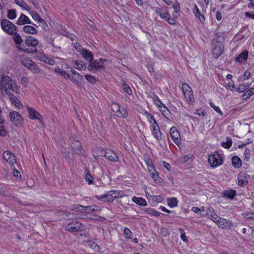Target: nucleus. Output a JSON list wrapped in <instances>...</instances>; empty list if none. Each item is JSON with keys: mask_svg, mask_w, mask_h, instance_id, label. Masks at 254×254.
Here are the masks:
<instances>
[{"mask_svg": "<svg viewBox=\"0 0 254 254\" xmlns=\"http://www.w3.org/2000/svg\"><path fill=\"white\" fill-rule=\"evenodd\" d=\"M238 185L240 186H243L247 185L248 183V179L244 174H240L238 177Z\"/></svg>", "mask_w": 254, "mask_h": 254, "instance_id": "nucleus-31", "label": "nucleus"}, {"mask_svg": "<svg viewBox=\"0 0 254 254\" xmlns=\"http://www.w3.org/2000/svg\"><path fill=\"white\" fill-rule=\"evenodd\" d=\"M232 145V140L230 137L227 138V141L223 142L222 143V146L225 148H229Z\"/></svg>", "mask_w": 254, "mask_h": 254, "instance_id": "nucleus-47", "label": "nucleus"}, {"mask_svg": "<svg viewBox=\"0 0 254 254\" xmlns=\"http://www.w3.org/2000/svg\"><path fill=\"white\" fill-rule=\"evenodd\" d=\"M124 196V193L122 191L116 190L108 191L105 194L97 196V198L101 201L105 202H112L117 198L122 197Z\"/></svg>", "mask_w": 254, "mask_h": 254, "instance_id": "nucleus-2", "label": "nucleus"}, {"mask_svg": "<svg viewBox=\"0 0 254 254\" xmlns=\"http://www.w3.org/2000/svg\"><path fill=\"white\" fill-rule=\"evenodd\" d=\"M124 235L127 240H129L131 239L132 232L129 229L126 227L124 230Z\"/></svg>", "mask_w": 254, "mask_h": 254, "instance_id": "nucleus-45", "label": "nucleus"}, {"mask_svg": "<svg viewBox=\"0 0 254 254\" xmlns=\"http://www.w3.org/2000/svg\"><path fill=\"white\" fill-rule=\"evenodd\" d=\"M248 57V52L247 51H245L241 53L237 57L236 59V61L239 63H242L244 61H246Z\"/></svg>", "mask_w": 254, "mask_h": 254, "instance_id": "nucleus-34", "label": "nucleus"}, {"mask_svg": "<svg viewBox=\"0 0 254 254\" xmlns=\"http://www.w3.org/2000/svg\"><path fill=\"white\" fill-rule=\"evenodd\" d=\"M254 94V88H252L246 91L245 95L247 96V98L250 97Z\"/></svg>", "mask_w": 254, "mask_h": 254, "instance_id": "nucleus-58", "label": "nucleus"}, {"mask_svg": "<svg viewBox=\"0 0 254 254\" xmlns=\"http://www.w3.org/2000/svg\"><path fill=\"white\" fill-rule=\"evenodd\" d=\"M123 89L125 92L129 94H131L132 93V90H131L130 87L127 84H125L123 85Z\"/></svg>", "mask_w": 254, "mask_h": 254, "instance_id": "nucleus-56", "label": "nucleus"}, {"mask_svg": "<svg viewBox=\"0 0 254 254\" xmlns=\"http://www.w3.org/2000/svg\"><path fill=\"white\" fill-rule=\"evenodd\" d=\"M0 90L2 95L4 97L9 96L11 91L16 94L20 93V89L15 82L8 76H4L0 81Z\"/></svg>", "mask_w": 254, "mask_h": 254, "instance_id": "nucleus-1", "label": "nucleus"}, {"mask_svg": "<svg viewBox=\"0 0 254 254\" xmlns=\"http://www.w3.org/2000/svg\"><path fill=\"white\" fill-rule=\"evenodd\" d=\"M170 134L172 139L175 143L177 145H179L181 143V136L179 131L176 127H171L170 129Z\"/></svg>", "mask_w": 254, "mask_h": 254, "instance_id": "nucleus-13", "label": "nucleus"}, {"mask_svg": "<svg viewBox=\"0 0 254 254\" xmlns=\"http://www.w3.org/2000/svg\"><path fill=\"white\" fill-rule=\"evenodd\" d=\"M105 157L108 160L112 162H117L119 160V157L116 153L111 150H107L105 151Z\"/></svg>", "mask_w": 254, "mask_h": 254, "instance_id": "nucleus-21", "label": "nucleus"}, {"mask_svg": "<svg viewBox=\"0 0 254 254\" xmlns=\"http://www.w3.org/2000/svg\"><path fill=\"white\" fill-rule=\"evenodd\" d=\"M100 210H101L100 208H99V207L95 206V205L86 206V212H85L99 211H100Z\"/></svg>", "mask_w": 254, "mask_h": 254, "instance_id": "nucleus-44", "label": "nucleus"}, {"mask_svg": "<svg viewBox=\"0 0 254 254\" xmlns=\"http://www.w3.org/2000/svg\"><path fill=\"white\" fill-rule=\"evenodd\" d=\"M108 60L100 59L99 60H95L94 61H91L88 65V69L90 71L93 72L98 70H100L105 69V65L104 62H108Z\"/></svg>", "mask_w": 254, "mask_h": 254, "instance_id": "nucleus-4", "label": "nucleus"}, {"mask_svg": "<svg viewBox=\"0 0 254 254\" xmlns=\"http://www.w3.org/2000/svg\"><path fill=\"white\" fill-rule=\"evenodd\" d=\"M23 31L29 34H35L37 33V30L33 26L30 25H26L23 27Z\"/></svg>", "mask_w": 254, "mask_h": 254, "instance_id": "nucleus-32", "label": "nucleus"}, {"mask_svg": "<svg viewBox=\"0 0 254 254\" xmlns=\"http://www.w3.org/2000/svg\"><path fill=\"white\" fill-rule=\"evenodd\" d=\"M74 47L75 49L80 54L84 49L82 47V46L77 42H76L74 44Z\"/></svg>", "mask_w": 254, "mask_h": 254, "instance_id": "nucleus-55", "label": "nucleus"}, {"mask_svg": "<svg viewBox=\"0 0 254 254\" xmlns=\"http://www.w3.org/2000/svg\"><path fill=\"white\" fill-rule=\"evenodd\" d=\"M31 23L29 18L24 14H21L16 21L17 25H21L25 24H30Z\"/></svg>", "mask_w": 254, "mask_h": 254, "instance_id": "nucleus-28", "label": "nucleus"}, {"mask_svg": "<svg viewBox=\"0 0 254 254\" xmlns=\"http://www.w3.org/2000/svg\"><path fill=\"white\" fill-rule=\"evenodd\" d=\"M160 112L162 113V114L166 118H167V116L170 114V112L169 110L167 108V107L165 106V107H162V108L158 109Z\"/></svg>", "mask_w": 254, "mask_h": 254, "instance_id": "nucleus-53", "label": "nucleus"}, {"mask_svg": "<svg viewBox=\"0 0 254 254\" xmlns=\"http://www.w3.org/2000/svg\"><path fill=\"white\" fill-rule=\"evenodd\" d=\"M223 47L221 44H219L213 48L212 55L214 58H218L223 52Z\"/></svg>", "mask_w": 254, "mask_h": 254, "instance_id": "nucleus-23", "label": "nucleus"}, {"mask_svg": "<svg viewBox=\"0 0 254 254\" xmlns=\"http://www.w3.org/2000/svg\"><path fill=\"white\" fill-rule=\"evenodd\" d=\"M132 201L140 206H146L147 205V201L142 197L133 196L132 198Z\"/></svg>", "mask_w": 254, "mask_h": 254, "instance_id": "nucleus-29", "label": "nucleus"}, {"mask_svg": "<svg viewBox=\"0 0 254 254\" xmlns=\"http://www.w3.org/2000/svg\"><path fill=\"white\" fill-rule=\"evenodd\" d=\"M71 147L72 148L73 151L78 155H83L84 153V150L81 143L78 140H74L70 143Z\"/></svg>", "mask_w": 254, "mask_h": 254, "instance_id": "nucleus-14", "label": "nucleus"}, {"mask_svg": "<svg viewBox=\"0 0 254 254\" xmlns=\"http://www.w3.org/2000/svg\"><path fill=\"white\" fill-rule=\"evenodd\" d=\"M245 14L247 17H248L249 18L254 19V11L247 12L245 13Z\"/></svg>", "mask_w": 254, "mask_h": 254, "instance_id": "nucleus-61", "label": "nucleus"}, {"mask_svg": "<svg viewBox=\"0 0 254 254\" xmlns=\"http://www.w3.org/2000/svg\"><path fill=\"white\" fill-rule=\"evenodd\" d=\"M80 54L85 60L89 62L93 59V55L91 52L86 49H84Z\"/></svg>", "mask_w": 254, "mask_h": 254, "instance_id": "nucleus-30", "label": "nucleus"}, {"mask_svg": "<svg viewBox=\"0 0 254 254\" xmlns=\"http://www.w3.org/2000/svg\"><path fill=\"white\" fill-rule=\"evenodd\" d=\"M86 79L89 82L94 84L96 82V79L91 75L86 74L85 75Z\"/></svg>", "mask_w": 254, "mask_h": 254, "instance_id": "nucleus-51", "label": "nucleus"}, {"mask_svg": "<svg viewBox=\"0 0 254 254\" xmlns=\"http://www.w3.org/2000/svg\"><path fill=\"white\" fill-rule=\"evenodd\" d=\"M112 108L117 117L122 118H125L127 117L128 113L126 109L120 106L119 104H113Z\"/></svg>", "mask_w": 254, "mask_h": 254, "instance_id": "nucleus-8", "label": "nucleus"}, {"mask_svg": "<svg viewBox=\"0 0 254 254\" xmlns=\"http://www.w3.org/2000/svg\"><path fill=\"white\" fill-rule=\"evenodd\" d=\"M71 73H67V79H69L72 82L78 85L82 79L81 75L74 69L70 70Z\"/></svg>", "mask_w": 254, "mask_h": 254, "instance_id": "nucleus-12", "label": "nucleus"}, {"mask_svg": "<svg viewBox=\"0 0 254 254\" xmlns=\"http://www.w3.org/2000/svg\"><path fill=\"white\" fill-rule=\"evenodd\" d=\"M15 2L20 6L22 8L25 9L27 10H29V7L28 5L23 0H14Z\"/></svg>", "mask_w": 254, "mask_h": 254, "instance_id": "nucleus-42", "label": "nucleus"}, {"mask_svg": "<svg viewBox=\"0 0 254 254\" xmlns=\"http://www.w3.org/2000/svg\"><path fill=\"white\" fill-rule=\"evenodd\" d=\"M249 84H241L236 88V91L240 93L245 92L249 87Z\"/></svg>", "mask_w": 254, "mask_h": 254, "instance_id": "nucleus-41", "label": "nucleus"}, {"mask_svg": "<svg viewBox=\"0 0 254 254\" xmlns=\"http://www.w3.org/2000/svg\"><path fill=\"white\" fill-rule=\"evenodd\" d=\"M208 162L212 167H217L222 163V159L217 152L210 154L208 157Z\"/></svg>", "mask_w": 254, "mask_h": 254, "instance_id": "nucleus-7", "label": "nucleus"}, {"mask_svg": "<svg viewBox=\"0 0 254 254\" xmlns=\"http://www.w3.org/2000/svg\"><path fill=\"white\" fill-rule=\"evenodd\" d=\"M154 104L158 109L165 107V105L161 102V100L157 96H154L152 98Z\"/></svg>", "mask_w": 254, "mask_h": 254, "instance_id": "nucleus-38", "label": "nucleus"}, {"mask_svg": "<svg viewBox=\"0 0 254 254\" xmlns=\"http://www.w3.org/2000/svg\"><path fill=\"white\" fill-rule=\"evenodd\" d=\"M215 222L219 227L223 229H228L230 228L232 225V223L231 221L228 220L224 218H221L219 216V219H217Z\"/></svg>", "mask_w": 254, "mask_h": 254, "instance_id": "nucleus-15", "label": "nucleus"}, {"mask_svg": "<svg viewBox=\"0 0 254 254\" xmlns=\"http://www.w3.org/2000/svg\"><path fill=\"white\" fill-rule=\"evenodd\" d=\"M204 216L211 219L214 222L217 220V219H219V216L216 213L214 209L211 207L207 208Z\"/></svg>", "mask_w": 254, "mask_h": 254, "instance_id": "nucleus-19", "label": "nucleus"}, {"mask_svg": "<svg viewBox=\"0 0 254 254\" xmlns=\"http://www.w3.org/2000/svg\"><path fill=\"white\" fill-rule=\"evenodd\" d=\"M227 87L228 89L232 91H234L236 89L235 85L234 83L230 82L227 83Z\"/></svg>", "mask_w": 254, "mask_h": 254, "instance_id": "nucleus-59", "label": "nucleus"}, {"mask_svg": "<svg viewBox=\"0 0 254 254\" xmlns=\"http://www.w3.org/2000/svg\"><path fill=\"white\" fill-rule=\"evenodd\" d=\"M178 231L181 234V238L185 242L188 241L184 230L183 228H179Z\"/></svg>", "mask_w": 254, "mask_h": 254, "instance_id": "nucleus-52", "label": "nucleus"}, {"mask_svg": "<svg viewBox=\"0 0 254 254\" xmlns=\"http://www.w3.org/2000/svg\"><path fill=\"white\" fill-rule=\"evenodd\" d=\"M236 195V192L233 190H227L223 192V196L230 199H233Z\"/></svg>", "mask_w": 254, "mask_h": 254, "instance_id": "nucleus-36", "label": "nucleus"}, {"mask_svg": "<svg viewBox=\"0 0 254 254\" xmlns=\"http://www.w3.org/2000/svg\"><path fill=\"white\" fill-rule=\"evenodd\" d=\"M37 59L41 62L47 63L49 64L53 65L54 64V61L46 56L44 53L40 52L37 55Z\"/></svg>", "mask_w": 254, "mask_h": 254, "instance_id": "nucleus-20", "label": "nucleus"}, {"mask_svg": "<svg viewBox=\"0 0 254 254\" xmlns=\"http://www.w3.org/2000/svg\"><path fill=\"white\" fill-rule=\"evenodd\" d=\"M173 8L174 9L175 12L176 13L177 15H179V12L180 11V4L178 2L174 3L173 4Z\"/></svg>", "mask_w": 254, "mask_h": 254, "instance_id": "nucleus-54", "label": "nucleus"}, {"mask_svg": "<svg viewBox=\"0 0 254 254\" xmlns=\"http://www.w3.org/2000/svg\"><path fill=\"white\" fill-rule=\"evenodd\" d=\"M232 165L236 168L241 167L242 161L241 159L237 156H234L232 159Z\"/></svg>", "mask_w": 254, "mask_h": 254, "instance_id": "nucleus-37", "label": "nucleus"}, {"mask_svg": "<svg viewBox=\"0 0 254 254\" xmlns=\"http://www.w3.org/2000/svg\"><path fill=\"white\" fill-rule=\"evenodd\" d=\"M72 210L76 212H86V206L79 204H75L72 206Z\"/></svg>", "mask_w": 254, "mask_h": 254, "instance_id": "nucleus-40", "label": "nucleus"}, {"mask_svg": "<svg viewBox=\"0 0 254 254\" xmlns=\"http://www.w3.org/2000/svg\"><path fill=\"white\" fill-rule=\"evenodd\" d=\"M72 65L76 69L83 70L86 69V64L82 61L74 60L72 61Z\"/></svg>", "mask_w": 254, "mask_h": 254, "instance_id": "nucleus-26", "label": "nucleus"}, {"mask_svg": "<svg viewBox=\"0 0 254 254\" xmlns=\"http://www.w3.org/2000/svg\"><path fill=\"white\" fill-rule=\"evenodd\" d=\"M251 150L249 149H246L244 152V155L245 159L248 161L250 158Z\"/></svg>", "mask_w": 254, "mask_h": 254, "instance_id": "nucleus-57", "label": "nucleus"}, {"mask_svg": "<svg viewBox=\"0 0 254 254\" xmlns=\"http://www.w3.org/2000/svg\"><path fill=\"white\" fill-rule=\"evenodd\" d=\"M150 129L154 137L160 141L162 139V132L160 130L158 124L156 123L150 126Z\"/></svg>", "mask_w": 254, "mask_h": 254, "instance_id": "nucleus-11", "label": "nucleus"}, {"mask_svg": "<svg viewBox=\"0 0 254 254\" xmlns=\"http://www.w3.org/2000/svg\"><path fill=\"white\" fill-rule=\"evenodd\" d=\"M62 152L64 157L68 161H72L74 158V153L70 154V152L66 150L65 148L62 149Z\"/></svg>", "mask_w": 254, "mask_h": 254, "instance_id": "nucleus-35", "label": "nucleus"}, {"mask_svg": "<svg viewBox=\"0 0 254 254\" xmlns=\"http://www.w3.org/2000/svg\"><path fill=\"white\" fill-rule=\"evenodd\" d=\"M244 216L246 218L252 219L254 218V213L246 212L244 214Z\"/></svg>", "mask_w": 254, "mask_h": 254, "instance_id": "nucleus-60", "label": "nucleus"}, {"mask_svg": "<svg viewBox=\"0 0 254 254\" xmlns=\"http://www.w3.org/2000/svg\"><path fill=\"white\" fill-rule=\"evenodd\" d=\"M25 42L27 46L34 47L38 44L39 41L34 37L28 36L26 37Z\"/></svg>", "mask_w": 254, "mask_h": 254, "instance_id": "nucleus-22", "label": "nucleus"}, {"mask_svg": "<svg viewBox=\"0 0 254 254\" xmlns=\"http://www.w3.org/2000/svg\"><path fill=\"white\" fill-rule=\"evenodd\" d=\"M13 34H14L13 39L15 43L16 44V47L17 49L20 51L28 52V50L27 49L23 48L20 46V44L22 42L23 40L20 35L17 34L16 32L13 33Z\"/></svg>", "mask_w": 254, "mask_h": 254, "instance_id": "nucleus-17", "label": "nucleus"}, {"mask_svg": "<svg viewBox=\"0 0 254 254\" xmlns=\"http://www.w3.org/2000/svg\"><path fill=\"white\" fill-rule=\"evenodd\" d=\"M209 105L216 112H217L221 116L223 115V113L220 110L219 107L216 106L215 104L211 101L209 102Z\"/></svg>", "mask_w": 254, "mask_h": 254, "instance_id": "nucleus-48", "label": "nucleus"}, {"mask_svg": "<svg viewBox=\"0 0 254 254\" xmlns=\"http://www.w3.org/2000/svg\"><path fill=\"white\" fill-rule=\"evenodd\" d=\"M85 179L88 183L89 184H91L93 183L94 180L93 177L91 175L88 171H85Z\"/></svg>", "mask_w": 254, "mask_h": 254, "instance_id": "nucleus-49", "label": "nucleus"}, {"mask_svg": "<svg viewBox=\"0 0 254 254\" xmlns=\"http://www.w3.org/2000/svg\"><path fill=\"white\" fill-rule=\"evenodd\" d=\"M65 230L69 232L81 231L85 230V226L78 221H72L65 227Z\"/></svg>", "mask_w": 254, "mask_h": 254, "instance_id": "nucleus-9", "label": "nucleus"}, {"mask_svg": "<svg viewBox=\"0 0 254 254\" xmlns=\"http://www.w3.org/2000/svg\"><path fill=\"white\" fill-rule=\"evenodd\" d=\"M31 16L35 21H38L40 23L45 22V21L43 19L40 18L39 14L37 13L32 12L31 13Z\"/></svg>", "mask_w": 254, "mask_h": 254, "instance_id": "nucleus-50", "label": "nucleus"}, {"mask_svg": "<svg viewBox=\"0 0 254 254\" xmlns=\"http://www.w3.org/2000/svg\"><path fill=\"white\" fill-rule=\"evenodd\" d=\"M27 111L29 114V117L32 120H41L42 116L35 109L28 107Z\"/></svg>", "mask_w": 254, "mask_h": 254, "instance_id": "nucleus-24", "label": "nucleus"}, {"mask_svg": "<svg viewBox=\"0 0 254 254\" xmlns=\"http://www.w3.org/2000/svg\"><path fill=\"white\" fill-rule=\"evenodd\" d=\"M145 164L147 166L148 173L151 177L156 183L159 182V175L158 172L155 169L153 162L150 158H147L145 160Z\"/></svg>", "mask_w": 254, "mask_h": 254, "instance_id": "nucleus-3", "label": "nucleus"}, {"mask_svg": "<svg viewBox=\"0 0 254 254\" xmlns=\"http://www.w3.org/2000/svg\"><path fill=\"white\" fill-rule=\"evenodd\" d=\"M0 24L2 30L9 34H13L17 31V27L7 19L2 20Z\"/></svg>", "mask_w": 254, "mask_h": 254, "instance_id": "nucleus-5", "label": "nucleus"}, {"mask_svg": "<svg viewBox=\"0 0 254 254\" xmlns=\"http://www.w3.org/2000/svg\"><path fill=\"white\" fill-rule=\"evenodd\" d=\"M22 64L25 66L29 69L32 70L33 72L37 71L38 68L34 62L32 61L29 58H24L21 60Z\"/></svg>", "mask_w": 254, "mask_h": 254, "instance_id": "nucleus-18", "label": "nucleus"}, {"mask_svg": "<svg viewBox=\"0 0 254 254\" xmlns=\"http://www.w3.org/2000/svg\"><path fill=\"white\" fill-rule=\"evenodd\" d=\"M143 213L148 214L151 216H154L155 217H159L160 215L162 214L161 212L156 210L154 208H145L142 209Z\"/></svg>", "mask_w": 254, "mask_h": 254, "instance_id": "nucleus-27", "label": "nucleus"}, {"mask_svg": "<svg viewBox=\"0 0 254 254\" xmlns=\"http://www.w3.org/2000/svg\"><path fill=\"white\" fill-rule=\"evenodd\" d=\"M195 114H197V115H198L199 116H201V117H203L205 115L204 111L201 109L197 110Z\"/></svg>", "mask_w": 254, "mask_h": 254, "instance_id": "nucleus-62", "label": "nucleus"}, {"mask_svg": "<svg viewBox=\"0 0 254 254\" xmlns=\"http://www.w3.org/2000/svg\"><path fill=\"white\" fill-rule=\"evenodd\" d=\"M167 202L168 205L170 208H174L177 207L178 204V200L176 197H170L167 198Z\"/></svg>", "mask_w": 254, "mask_h": 254, "instance_id": "nucleus-33", "label": "nucleus"}, {"mask_svg": "<svg viewBox=\"0 0 254 254\" xmlns=\"http://www.w3.org/2000/svg\"><path fill=\"white\" fill-rule=\"evenodd\" d=\"M55 72L60 74L64 79H67L68 75L66 71L63 70L58 67L55 69Z\"/></svg>", "mask_w": 254, "mask_h": 254, "instance_id": "nucleus-43", "label": "nucleus"}, {"mask_svg": "<svg viewBox=\"0 0 254 254\" xmlns=\"http://www.w3.org/2000/svg\"><path fill=\"white\" fill-rule=\"evenodd\" d=\"M5 98H9L11 104H13L18 109H21L23 108V105L19 101L17 98L14 96L12 93L10 94L9 96H6Z\"/></svg>", "mask_w": 254, "mask_h": 254, "instance_id": "nucleus-25", "label": "nucleus"}, {"mask_svg": "<svg viewBox=\"0 0 254 254\" xmlns=\"http://www.w3.org/2000/svg\"><path fill=\"white\" fill-rule=\"evenodd\" d=\"M182 88L183 93L188 103H193L194 102V97L191 88L186 83L182 84Z\"/></svg>", "mask_w": 254, "mask_h": 254, "instance_id": "nucleus-6", "label": "nucleus"}, {"mask_svg": "<svg viewBox=\"0 0 254 254\" xmlns=\"http://www.w3.org/2000/svg\"><path fill=\"white\" fill-rule=\"evenodd\" d=\"M9 117L11 122L16 126H20L23 122V118L21 115L15 111L9 113Z\"/></svg>", "mask_w": 254, "mask_h": 254, "instance_id": "nucleus-10", "label": "nucleus"}, {"mask_svg": "<svg viewBox=\"0 0 254 254\" xmlns=\"http://www.w3.org/2000/svg\"><path fill=\"white\" fill-rule=\"evenodd\" d=\"M144 115L147 118V120L149 123L150 126L157 123L153 116L150 114L148 112L145 111Z\"/></svg>", "mask_w": 254, "mask_h": 254, "instance_id": "nucleus-39", "label": "nucleus"}, {"mask_svg": "<svg viewBox=\"0 0 254 254\" xmlns=\"http://www.w3.org/2000/svg\"><path fill=\"white\" fill-rule=\"evenodd\" d=\"M160 16L163 19L166 20L167 19H168V17L170 16V14L168 12L162 13V14H160Z\"/></svg>", "mask_w": 254, "mask_h": 254, "instance_id": "nucleus-63", "label": "nucleus"}, {"mask_svg": "<svg viewBox=\"0 0 254 254\" xmlns=\"http://www.w3.org/2000/svg\"><path fill=\"white\" fill-rule=\"evenodd\" d=\"M16 17V11L15 9H10L8 11L7 18L9 19H14Z\"/></svg>", "mask_w": 254, "mask_h": 254, "instance_id": "nucleus-46", "label": "nucleus"}, {"mask_svg": "<svg viewBox=\"0 0 254 254\" xmlns=\"http://www.w3.org/2000/svg\"><path fill=\"white\" fill-rule=\"evenodd\" d=\"M193 12L195 16H197L198 14L200 13L199 9L196 4L194 6Z\"/></svg>", "mask_w": 254, "mask_h": 254, "instance_id": "nucleus-64", "label": "nucleus"}, {"mask_svg": "<svg viewBox=\"0 0 254 254\" xmlns=\"http://www.w3.org/2000/svg\"><path fill=\"white\" fill-rule=\"evenodd\" d=\"M3 158L10 166L13 165L16 162L14 155L10 151H5L3 152Z\"/></svg>", "mask_w": 254, "mask_h": 254, "instance_id": "nucleus-16", "label": "nucleus"}]
</instances>
